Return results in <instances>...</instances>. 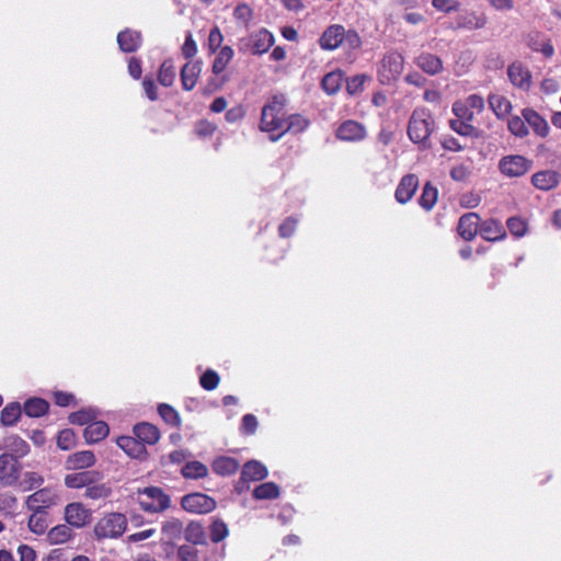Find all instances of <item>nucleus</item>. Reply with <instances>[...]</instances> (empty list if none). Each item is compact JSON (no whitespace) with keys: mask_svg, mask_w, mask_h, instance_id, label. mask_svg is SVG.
I'll return each mask as SVG.
<instances>
[{"mask_svg":"<svg viewBox=\"0 0 561 561\" xmlns=\"http://www.w3.org/2000/svg\"><path fill=\"white\" fill-rule=\"evenodd\" d=\"M61 502L58 492L51 488H42L26 497L28 511L46 512Z\"/></svg>","mask_w":561,"mask_h":561,"instance_id":"nucleus-8","label":"nucleus"},{"mask_svg":"<svg viewBox=\"0 0 561 561\" xmlns=\"http://www.w3.org/2000/svg\"><path fill=\"white\" fill-rule=\"evenodd\" d=\"M489 105L497 118H505L513 108L511 101L501 94L489 95Z\"/></svg>","mask_w":561,"mask_h":561,"instance_id":"nucleus-35","label":"nucleus"},{"mask_svg":"<svg viewBox=\"0 0 561 561\" xmlns=\"http://www.w3.org/2000/svg\"><path fill=\"white\" fill-rule=\"evenodd\" d=\"M335 137L345 142H359L367 137V130L364 124L354 119H346L336 128Z\"/></svg>","mask_w":561,"mask_h":561,"instance_id":"nucleus-15","label":"nucleus"},{"mask_svg":"<svg viewBox=\"0 0 561 561\" xmlns=\"http://www.w3.org/2000/svg\"><path fill=\"white\" fill-rule=\"evenodd\" d=\"M522 115L537 136L546 138L549 135V124L537 111L526 107L522 111Z\"/></svg>","mask_w":561,"mask_h":561,"instance_id":"nucleus-23","label":"nucleus"},{"mask_svg":"<svg viewBox=\"0 0 561 561\" xmlns=\"http://www.w3.org/2000/svg\"><path fill=\"white\" fill-rule=\"evenodd\" d=\"M181 505L186 512L207 514L216 508V501L203 493H192L182 497Z\"/></svg>","mask_w":561,"mask_h":561,"instance_id":"nucleus-14","label":"nucleus"},{"mask_svg":"<svg viewBox=\"0 0 561 561\" xmlns=\"http://www.w3.org/2000/svg\"><path fill=\"white\" fill-rule=\"evenodd\" d=\"M161 533L168 540H175L182 536L184 527L180 519L172 517L162 523Z\"/></svg>","mask_w":561,"mask_h":561,"instance_id":"nucleus-42","label":"nucleus"},{"mask_svg":"<svg viewBox=\"0 0 561 561\" xmlns=\"http://www.w3.org/2000/svg\"><path fill=\"white\" fill-rule=\"evenodd\" d=\"M96 419V413L92 409L80 410L69 415V421L72 424L87 426Z\"/></svg>","mask_w":561,"mask_h":561,"instance_id":"nucleus-55","label":"nucleus"},{"mask_svg":"<svg viewBox=\"0 0 561 561\" xmlns=\"http://www.w3.org/2000/svg\"><path fill=\"white\" fill-rule=\"evenodd\" d=\"M252 9L245 3H239L233 10L234 19L244 25L249 23V21L252 19Z\"/></svg>","mask_w":561,"mask_h":561,"instance_id":"nucleus-61","label":"nucleus"},{"mask_svg":"<svg viewBox=\"0 0 561 561\" xmlns=\"http://www.w3.org/2000/svg\"><path fill=\"white\" fill-rule=\"evenodd\" d=\"M44 483V478L35 471H26L22 473L18 484L19 489L23 492H27L39 488Z\"/></svg>","mask_w":561,"mask_h":561,"instance_id":"nucleus-41","label":"nucleus"},{"mask_svg":"<svg viewBox=\"0 0 561 561\" xmlns=\"http://www.w3.org/2000/svg\"><path fill=\"white\" fill-rule=\"evenodd\" d=\"M202 68L201 62H186L181 69L182 87L186 91H191L198 80Z\"/></svg>","mask_w":561,"mask_h":561,"instance_id":"nucleus-27","label":"nucleus"},{"mask_svg":"<svg viewBox=\"0 0 561 561\" xmlns=\"http://www.w3.org/2000/svg\"><path fill=\"white\" fill-rule=\"evenodd\" d=\"M108 425L103 421H92L85 428L83 436L88 444L98 443L108 435Z\"/></svg>","mask_w":561,"mask_h":561,"instance_id":"nucleus-33","label":"nucleus"},{"mask_svg":"<svg viewBox=\"0 0 561 561\" xmlns=\"http://www.w3.org/2000/svg\"><path fill=\"white\" fill-rule=\"evenodd\" d=\"M507 76L511 83L522 90L529 91L533 84V76L528 67L520 61H514L507 67Z\"/></svg>","mask_w":561,"mask_h":561,"instance_id":"nucleus-17","label":"nucleus"},{"mask_svg":"<svg viewBox=\"0 0 561 561\" xmlns=\"http://www.w3.org/2000/svg\"><path fill=\"white\" fill-rule=\"evenodd\" d=\"M524 42L533 53L541 54L546 59H550L554 55V47L551 38L541 31H529L524 35Z\"/></svg>","mask_w":561,"mask_h":561,"instance_id":"nucleus-12","label":"nucleus"},{"mask_svg":"<svg viewBox=\"0 0 561 561\" xmlns=\"http://www.w3.org/2000/svg\"><path fill=\"white\" fill-rule=\"evenodd\" d=\"M75 537L71 527L66 524H59L48 530L46 540L49 545H62L70 541Z\"/></svg>","mask_w":561,"mask_h":561,"instance_id":"nucleus-31","label":"nucleus"},{"mask_svg":"<svg viewBox=\"0 0 561 561\" xmlns=\"http://www.w3.org/2000/svg\"><path fill=\"white\" fill-rule=\"evenodd\" d=\"M404 68V57L398 51L387 53L379 62L377 77L381 84L396 81Z\"/></svg>","mask_w":561,"mask_h":561,"instance_id":"nucleus-6","label":"nucleus"},{"mask_svg":"<svg viewBox=\"0 0 561 561\" xmlns=\"http://www.w3.org/2000/svg\"><path fill=\"white\" fill-rule=\"evenodd\" d=\"M371 77L365 73H358L346 79V92L355 95L363 91L364 84L370 81Z\"/></svg>","mask_w":561,"mask_h":561,"instance_id":"nucleus-50","label":"nucleus"},{"mask_svg":"<svg viewBox=\"0 0 561 561\" xmlns=\"http://www.w3.org/2000/svg\"><path fill=\"white\" fill-rule=\"evenodd\" d=\"M480 236L486 241H500L506 237V230L500 220L489 218L480 222Z\"/></svg>","mask_w":561,"mask_h":561,"instance_id":"nucleus-22","label":"nucleus"},{"mask_svg":"<svg viewBox=\"0 0 561 561\" xmlns=\"http://www.w3.org/2000/svg\"><path fill=\"white\" fill-rule=\"evenodd\" d=\"M48 410V403L39 398H33L24 403V412L31 417L44 415Z\"/></svg>","mask_w":561,"mask_h":561,"instance_id":"nucleus-44","label":"nucleus"},{"mask_svg":"<svg viewBox=\"0 0 561 561\" xmlns=\"http://www.w3.org/2000/svg\"><path fill=\"white\" fill-rule=\"evenodd\" d=\"M435 130V119L430 110L416 107L413 110L408 123V137L419 146L420 150L432 148L431 135Z\"/></svg>","mask_w":561,"mask_h":561,"instance_id":"nucleus-2","label":"nucleus"},{"mask_svg":"<svg viewBox=\"0 0 561 561\" xmlns=\"http://www.w3.org/2000/svg\"><path fill=\"white\" fill-rule=\"evenodd\" d=\"M127 528V518L121 513H110L101 517L94 526L98 539L118 538Z\"/></svg>","mask_w":561,"mask_h":561,"instance_id":"nucleus-5","label":"nucleus"},{"mask_svg":"<svg viewBox=\"0 0 561 561\" xmlns=\"http://www.w3.org/2000/svg\"><path fill=\"white\" fill-rule=\"evenodd\" d=\"M310 125V121L302 114H291L283 118V135H297L305 131Z\"/></svg>","mask_w":561,"mask_h":561,"instance_id":"nucleus-26","label":"nucleus"},{"mask_svg":"<svg viewBox=\"0 0 561 561\" xmlns=\"http://www.w3.org/2000/svg\"><path fill=\"white\" fill-rule=\"evenodd\" d=\"M318 44L324 51H333L337 48L354 51L362 48L363 41L355 28H345L342 24H331L324 28Z\"/></svg>","mask_w":561,"mask_h":561,"instance_id":"nucleus-1","label":"nucleus"},{"mask_svg":"<svg viewBox=\"0 0 561 561\" xmlns=\"http://www.w3.org/2000/svg\"><path fill=\"white\" fill-rule=\"evenodd\" d=\"M432 5L440 12L450 13L453 11H457L459 8V2L451 0H432Z\"/></svg>","mask_w":561,"mask_h":561,"instance_id":"nucleus-64","label":"nucleus"},{"mask_svg":"<svg viewBox=\"0 0 561 561\" xmlns=\"http://www.w3.org/2000/svg\"><path fill=\"white\" fill-rule=\"evenodd\" d=\"M64 518L71 528L81 529L92 522V511L81 502H72L65 506Z\"/></svg>","mask_w":561,"mask_h":561,"instance_id":"nucleus-11","label":"nucleus"},{"mask_svg":"<svg viewBox=\"0 0 561 561\" xmlns=\"http://www.w3.org/2000/svg\"><path fill=\"white\" fill-rule=\"evenodd\" d=\"M182 474L186 479H199L208 474V468L201 461H190L182 468Z\"/></svg>","mask_w":561,"mask_h":561,"instance_id":"nucleus-47","label":"nucleus"},{"mask_svg":"<svg viewBox=\"0 0 561 561\" xmlns=\"http://www.w3.org/2000/svg\"><path fill=\"white\" fill-rule=\"evenodd\" d=\"M18 505V499L9 493H0V514L4 516H10L13 514L14 510Z\"/></svg>","mask_w":561,"mask_h":561,"instance_id":"nucleus-54","label":"nucleus"},{"mask_svg":"<svg viewBox=\"0 0 561 561\" xmlns=\"http://www.w3.org/2000/svg\"><path fill=\"white\" fill-rule=\"evenodd\" d=\"M175 66L171 59L164 60L160 66L158 80L163 87H171L175 79Z\"/></svg>","mask_w":561,"mask_h":561,"instance_id":"nucleus-43","label":"nucleus"},{"mask_svg":"<svg viewBox=\"0 0 561 561\" xmlns=\"http://www.w3.org/2000/svg\"><path fill=\"white\" fill-rule=\"evenodd\" d=\"M222 39H224V36H222L220 30L217 26L211 28L209 32V35H208L209 51L210 53L216 51L220 47Z\"/></svg>","mask_w":561,"mask_h":561,"instance_id":"nucleus-63","label":"nucleus"},{"mask_svg":"<svg viewBox=\"0 0 561 561\" xmlns=\"http://www.w3.org/2000/svg\"><path fill=\"white\" fill-rule=\"evenodd\" d=\"M481 218L477 213H467L458 220L457 231L465 241H471L479 233Z\"/></svg>","mask_w":561,"mask_h":561,"instance_id":"nucleus-19","label":"nucleus"},{"mask_svg":"<svg viewBox=\"0 0 561 561\" xmlns=\"http://www.w3.org/2000/svg\"><path fill=\"white\" fill-rule=\"evenodd\" d=\"M233 57V49L230 46H224L213 62V72L221 73Z\"/></svg>","mask_w":561,"mask_h":561,"instance_id":"nucleus-45","label":"nucleus"},{"mask_svg":"<svg viewBox=\"0 0 561 561\" xmlns=\"http://www.w3.org/2000/svg\"><path fill=\"white\" fill-rule=\"evenodd\" d=\"M506 226L512 236L524 237L528 231V221L520 216H513L506 220Z\"/></svg>","mask_w":561,"mask_h":561,"instance_id":"nucleus-46","label":"nucleus"},{"mask_svg":"<svg viewBox=\"0 0 561 561\" xmlns=\"http://www.w3.org/2000/svg\"><path fill=\"white\" fill-rule=\"evenodd\" d=\"M117 43L125 53H133L141 45V34L137 31L125 30L118 33Z\"/></svg>","mask_w":561,"mask_h":561,"instance_id":"nucleus-28","label":"nucleus"},{"mask_svg":"<svg viewBox=\"0 0 561 561\" xmlns=\"http://www.w3.org/2000/svg\"><path fill=\"white\" fill-rule=\"evenodd\" d=\"M526 121L519 116H512L508 118L507 128L516 137L523 138L528 135V127Z\"/></svg>","mask_w":561,"mask_h":561,"instance_id":"nucleus-51","label":"nucleus"},{"mask_svg":"<svg viewBox=\"0 0 561 561\" xmlns=\"http://www.w3.org/2000/svg\"><path fill=\"white\" fill-rule=\"evenodd\" d=\"M266 476L267 469L264 465L256 460H250L243 466L241 477L236 489L238 492H243L249 489V482L263 480Z\"/></svg>","mask_w":561,"mask_h":561,"instance_id":"nucleus-16","label":"nucleus"},{"mask_svg":"<svg viewBox=\"0 0 561 561\" xmlns=\"http://www.w3.org/2000/svg\"><path fill=\"white\" fill-rule=\"evenodd\" d=\"M561 182V173L554 170H541L531 175V184L540 191L556 188Z\"/></svg>","mask_w":561,"mask_h":561,"instance_id":"nucleus-21","label":"nucleus"},{"mask_svg":"<svg viewBox=\"0 0 561 561\" xmlns=\"http://www.w3.org/2000/svg\"><path fill=\"white\" fill-rule=\"evenodd\" d=\"M279 494L277 484L273 482H265L257 485L253 490V496L256 500H271L276 499Z\"/></svg>","mask_w":561,"mask_h":561,"instance_id":"nucleus-48","label":"nucleus"},{"mask_svg":"<svg viewBox=\"0 0 561 561\" xmlns=\"http://www.w3.org/2000/svg\"><path fill=\"white\" fill-rule=\"evenodd\" d=\"M184 538L192 545H207V537L203 525L198 522H191L184 528Z\"/></svg>","mask_w":561,"mask_h":561,"instance_id":"nucleus-36","label":"nucleus"},{"mask_svg":"<svg viewBox=\"0 0 561 561\" xmlns=\"http://www.w3.org/2000/svg\"><path fill=\"white\" fill-rule=\"evenodd\" d=\"M140 507L148 513H160L170 507V496L160 488L148 486L138 490L137 499Z\"/></svg>","mask_w":561,"mask_h":561,"instance_id":"nucleus-7","label":"nucleus"},{"mask_svg":"<svg viewBox=\"0 0 561 561\" xmlns=\"http://www.w3.org/2000/svg\"><path fill=\"white\" fill-rule=\"evenodd\" d=\"M96 461L91 450H82L71 454L66 460V467L69 470H82L92 467Z\"/></svg>","mask_w":561,"mask_h":561,"instance_id":"nucleus-25","label":"nucleus"},{"mask_svg":"<svg viewBox=\"0 0 561 561\" xmlns=\"http://www.w3.org/2000/svg\"><path fill=\"white\" fill-rule=\"evenodd\" d=\"M176 556L180 561H199L198 550L190 545L180 546Z\"/></svg>","mask_w":561,"mask_h":561,"instance_id":"nucleus-59","label":"nucleus"},{"mask_svg":"<svg viewBox=\"0 0 561 561\" xmlns=\"http://www.w3.org/2000/svg\"><path fill=\"white\" fill-rule=\"evenodd\" d=\"M229 535L228 526L221 519H215L210 525V539L213 542H220Z\"/></svg>","mask_w":561,"mask_h":561,"instance_id":"nucleus-53","label":"nucleus"},{"mask_svg":"<svg viewBox=\"0 0 561 561\" xmlns=\"http://www.w3.org/2000/svg\"><path fill=\"white\" fill-rule=\"evenodd\" d=\"M437 198L438 190L431 182H426L419 198L420 206L424 210L430 211L436 205Z\"/></svg>","mask_w":561,"mask_h":561,"instance_id":"nucleus-39","label":"nucleus"},{"mask_svg":"<svg viewBox=\"0 0 561 561\" xmlns=\"http://www.w3.org/2000/svg\"><path fill=\"white\" fill-rule=\"evenodd\" d=\"M111 488L106 483L88 484L84 496L91 500H102L111 495Z\"/></svg>","mask_w":561,"mask_h":561,"instance_id":"nucleus-49","label":"nucleus"},{"mask_svg":"<svg viewBox=\"0 0 561 561\" xmlns=\"http://www.w3.org/2000/svg\"><path fill=\"white\" fill-rule=\"evenodd\" d=\"M134 434L141 444L153 445L160 438L158 428L150 423H140L134 426Z\"/></svg>","mask_w":561,"mask_h":561,"instance_id":"nucleus-30","label":"nucleus"},{"mask_svg":"<svg viewBox=\"0 0 561 561\" xmlns=\"http://www.w3.org/2000/svg\"><path fill=\"white\" fill-rule=\"evenodd\" d=\"M455 118L449 121V127L460 136L478 138L480 130L473 125V119L477 113L468 108L461 103V100L456 101L451 107Z\"/></svg>","mask_w":561,"mask_h":561,"instance_id":"nucleus-3","label":"nucleus"},{"mask_svg":"<svg viewBox=\"0 0 561 561\" xmlns=\"http://www.w3.org/2000/svg\"><path fill=\"white\" fill-rule=\"evenodd\" d=\"M419 187V178L409 173L401 178L394 193L396 201L400 204H407L412 199Z\"/></svg>","mask_w":561,"mask_h":561,"instance_id":"nucleus-20","label":"nucleus"},{"mask_svg":"<svg viewBox=\"0 0 561 561\" xmlns=\"http://www.w3.org/2000/svg\"><path fill=\"white\" fill-rule=\"evenodd\" d=\"M21 405L11 403L1 411V422L3 425H13L21 415Z\"/></svg>","mask_w":561,"mask_h":561,"instance_id":"nucleus-52","label":"nucleus"},{"mask_svg":"<svg viewBox=\"0 0 561 561\" xmlns=\"http://www.w3.org/2000/svg\"><path fill=\"white\" fill-rule=\"evenodd\" d=\"M274 43V36L271 32L262 28L247 38L240 39L239 49L250 51L254 55L266 53Z\"/></svg>","mask_w":561,"mask_h":561,"instance_id":"nucleus-10","label":"nucleus"},{"mask_svg":"<svg viewBox=\"0 0 561 561\" xmlns=\"http://www.w3.org/2000/svg\"><path fill=\"white\" fill-rule=\"evenodd\" d=\"M3 448L7 450L3 454H12L18 460L25 457L30 453L28 444L19 436L12 435L4 439Z\"/></svg>","mask_w":561,"mask_h":561,"instance_id":"nucleus-29","label":"nucleus"},{"mask_svg":"<svg viewBox=\"0 0 561 561\" xmlns=\"http://www.w3.org/2000/svg\"><path fill=\"white\" fill-rule=\"evenodd\" d=\"M116 443L131 458H141L146 454L145 445L135 437L121 436Z\"/></svg>","mask_w":561,"mask_h":561,"instance_id":"nucleus-32","label":"nucleus"},{"mask_svg":"<svg viewBox=\"0 0 561 561\" xmlns=\"http://www.w3.org/2000/svg\"><path fill=\"white\" fill-rule=\"evenodd\" d=\"M22 463L12 454L0 455V484L15 486L22 476Z\"/></svg>","mask_w":561,"mask_h":561,"instance_id":"nucleus-9","label":"nucleus"},{"mask_svg":"<svg viewBox=\"0 0 561 561\" xmlns=\"http://www.w3.org/2000/svg\"><path fill=\"white\" fill-rule=\"evenodd\" d=\"M531 167L533 161L519 154L503 157L499 162L501 173L508 178L523 176Z\"/></svg>","mask_w":561,"mask_h":561,"instance_id":"nucleus-13","label":"nucleus"},{"mask_svg":"<svg viewBox=\"0 0 561 561\" xmlns=\"http://www.w3.org/2000/svg\"><path fill=\"white\" fill-rule=\"evenodd\" d=\"M158 412L165 423L171 425H179V413L171 405L162 403L159 405Z\"/></svg>","mask_w":561,"mask_h":561,"instance_id":"nucleus-58","label":"nucleus"},{"mask_svg":"<svg viewBox=\"0 0 561 561\" xmlns=\"http://www.w3.org/2000/svg\"><path fill=\"white\" fill-rule=\"evenodd\" d=\"M257 419L253 414H245L242 417L240 432L244 435H253L257 428Z\"/></svg>","mask_w":561,"mask_h":561,"instance_id":"nucleus-60","label":"nucleus"},{"mask_svg":"<svg viewBox=\"0 0 561 561\" xmlns=\"http://www.w3.org/2000/svg\"><path fill=\"white\" fill-rule=\"evenodd\" d=\"M76 444V435L72 430H62L57 436V446L62 450L71 449Z\"/></svg>","mask_w":561,"mask_h":561,"instance_id":"nucleus-56","label":"nucleus"},{"mask_svg":"<svg viewBox=\"0 0 561 561\" xmlns=\"http://www.w3.org/2000/svg\"><path fill=\"white\" fill-rule=\"evenodd\" d=\"M461 103L477 114L482 113L484 110V100L478 94H470L465 100H461Z\"/></svg>","mask_w":561,"mask_h":561,"instance_id":"nucleus-62","label":"nucleus"},{"mask_svg":"<svg viewBox=\"0 0 561 561\" xmlns=\"http://www.w3.org/2000/svg\"><path fill=\"white\" fill-rule=\"evenodd\" d=\"M32 514L27 520L30 531L35 535H43L48 527L47 512L31 511Z\"/></svg>","mask_w":561,"mask_h":561,"instance_id":"nucleus-40","label":"nucleus"},{"mask_svg":"<svg viewBox=\"0 0 561 561\" xmlns=\"http://www.w3.org/2000/svg\"><path fill=\"white\" fill-rule=\"evenodd\" d=\"M211 467L219 476H230L237 472L239 469V462L232 457L220 456L213 461Z\"/></svg>","mask_w":561,"mask_h":561,"instance_id":"nucleus-37","label":"nucleus"},{"mask_svg":"<svg viewBox=\"0 0 561 561\" xmlns=\"http://www.w3.org/2000/svg\"><path fill=\"white\" fill-rule=\"evenodd\" d=\"M414 64L430 76L438 75L444 69L442 59L437 55L427 51L415 57Z\"/></svg>","mask_w":561,"mask_h":561,"instance_id":"nucleus-24","label":"nucleus"},{"mask_svg":"<svg viewBox=\"0 0 561 561\" xmlns=\"http://www.w3.org/2000/svg\"><path fill=\"white\" fill-rule=\"evenodd\" d=\"M343 80V71L340 69L333 70L324 75L321 80V88L328 95H334L340 91Z\"/></svg>","mask_w":561,"mask_h":561,"instance_id":"nucleus-34","label":"nucleus"},{"mask_svg":"<svg viewBox=\"0 0 561 561\" xmlns=\"http://www.w3.org/2000/svg\"><path fill=\"white\" fill-rule=\"evenodd\" d=\"M488 24V16L483 12L465 11L456 19L454 30L474 31L484 28Z\"/></svg>","mask_w":561,"mask_h":561,"instance_id":"nucleus-18","label":"nucleus"},{"mask_svg":"<svg viewBox=\"0 0 561 561\" xmlns=\"http://www.w3.org/2000/svg\"><path fill=\"white\" fill-rule=\"evenodd\" d=\"M94 476L95 472L92 471L69 473L65 477V484L70 489L87 488L88 484L93 482Z\"/></svg>","mask_w":561,"mask_h":561,"instance_id":"nucleus-38","label":"nucleus"},{"mask_svg":"<svg viewBox=\"0 0 561 561\" xmlns=\"http://www.w3.org/2000/svg\"><path fill=\"white\" fill-rule=\"evenodd\" d=\"M219 380V375L215 370L207 369L201 376L199 383L205 390L211 391L217 388Z\"/></svg>","mask_w":561,"mask_h":561,"instance_id":"nucleus-57","label":"nucleus"},{"mask_svg":"<svg viewBox=\"0 0 561 561\" xmlns=\"http://www.w3.org/2000/svg\"><path fill=\"white\" fill-rule=\"evenodd\" d=\"M260 130L268 135L273 142L280 138V100L274 95L263 106L261 113Z\"/></svg>","mask_w":561,"mask_h":561,"instance_id":"nucleus-4","label":"nucleus"}]
</instances>
